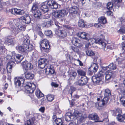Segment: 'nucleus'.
I'll use <instances>...</instances> for the list:
<instances>
[{
    "label": "nucleus",
    "mask_w": 125,
    "mask_h": 125,
    "mask_svg": "<svg viewBox=\"0 0 125 125\" xmlns=\"http://www.w3.org/2000/svg\"><path fill=\"white\" fill-rule=\"evenodd\" d=\"M25 79L23 78H16L14 79V84L16 86H23L26 90V91H27L28 93H32L36 88L35 85L33 83H32L29 82H28L25 85H24L23 83Z\"/></svg>",
    "instance_id": "1"
},
{
    "label": "nucleus",
    "mask_w": 125,
    "mask_h": 125,
    "mask_svg": "<svg viewBox=\"0 0 125 125\" xmlns=\"http://www.w3.org/2000/svg\"><path fill=\"white\" fill-rule=\"evenodd\" d=\"M24 37L22 41V44L21 46H17L16 50L19 52L23 54H27L29 52L33 50L34 47L33 45L30 43L29 39Z\"/></svg>",
    "instance_id": "2"
},
{
    "label": "nucleus",
    "mask_w": 125,
    "mask_h": 125,
    "mask_svg": "<svg viewBox=\"0 0 125 125\" xmlns=\"http://www.w3.org/2000/svg\"><path fill=\"white\" fill-rule=\"evenodd\" d=\"M52 60V56L49 55H47L46 58H41L38 61V66L41 69L45 67L47 68L49 61Z\"/></svg>",
    "instance_id": "3"
},
{
    "label": "nucleus",
    "mask_w": 125,
    "mask_h": 125,
    "mask_svg": "<svg viewBox=\"0 0 125 125\" xmlns=\"http://www.w3.org/2000/svg\"><path fill=\"white\" fill-rule=\"evenodd\" d=\"M8 24L9 25V29L15 35L19 33V30L24 31L26 29V26L25 25L19 26L18 28H16L14 26L12 22H9Z\"/></svg>",
    "instance_id": "4"
},
{
    "label": "nucleus",
    "mask_w": 125,
    "mask_h": 125,
    "mask_svg": "<svg viewBox=\"0 0 125 125\" xmlns=\"http://www.w3.org/2000/svg\"><path fill=\"white\" fill-rule=\"evenodd\" d=\"M94 42L96 43L99 44L101 47L105 51H109V50H112L113 49V46L112 45H107L106 47V44L105 43L102 41L100 39H98L95 40Z\"/></svg>",
    "instance_id": "5"
},
{
    "label": "nucleus",
    "mask_w": 125,
    "mask_h": 125,
    "mask_svg": "<svg viewBox=\"0 0 125 125\" xmlns=\"http://www.w3.org/2000/svg\"><path fill=\"white\" fill-rule=\"evenodd\" d=\"M68 11L65 9L56 10L52 13V15L57 18H61L66 16L68 13Z\"/></svg>",
    "instance_id": "6"
},
{
    "label": "nucleus",
    "mask_w": 125,
    "mask_h": 125,
    "mask_svg": "<svg viewBox=\"0 0 125 125\" xmlns=\"http://www.w3.org/2000/svg\"><path fill=\"white\" fill-rule=\"evenodd\" d=\"M122 0H112V2H108L106 5L107 8L109 10H111L113 9V7L118 8L119 6L116 4L118 3L121 2Z\"/></svg>",
    "instance_id": "7"
},
{
    "label": "nucleus",
    "mask_w": 125,
    "mask_h": 125,
    "mask_svg": "<svg viewBox=\"0 0 125 125\" xmlns=\"http://www.w3.org/2000/svg\"><path fill=\"white\" fill-rule=\"evenodd\" d=\"M21 65L25 72H26L28 70H31L33 68V65L27 61L23 62L21 63Z\"/></svg>",
    "instance_id": "8"
},
{
    "label": "nucleus",
    "mask_w": 125,
    "mask_h": 125,
    "mask_svg": "<svg viewBox=\"0 0 125 125\" xmlns=\"http://www.w3.org/2000/svg\"><path fill=\"white\" fill-rule=\"evenodd\" d=\"M88 78L85 76L81 77L79 80L78 82H76L74 84L78 85L81 86H83L86 85L88 82Z\"/></svg>",
    "instance_id": "9"
},
{
    "label": "nucleus",
    "mask_w": 125,
    "mask_h": 125,
    "mask_svg": "<svg viewBox=\"0 0 125 125\" xmlns=\"http://www.w3.org/2000/svg\"><path fill=\"white\" fill-rule=\"evenodd\" d=\"M79 9L77 7L74 6L70 8L69 10V15L71 18H73L77 14L78 11Z\"/></svg>",
    "instance_id": "10"
},
{
    "label": "nucleus",
    "mask_w": 125,
    "mask_h": 125,
    "mask_svg": "<svg viewBox=\"0 0 125 125\" xmlns=\"http://www.w3.org/2000/svg\"><path fill=\"white\" fill-rule=\"evenodd\" d=\"M89 35L87 33L84 32H79L77 34V36L79 38L91 41L93 40L92 39L90 38Z\"/></svg>",
    "instance_id": "11"
},
{
    "label": "nucleus",
    "mask_w": 125,
    "mask_h": 125,
    "mask_svg": "<svg viewBox=\"0 0 125 125\" xmlns=\"http://www.w3.org/2000/svg\"><path fill=\"white\" fill-rule=\"evenodd\" d=\"M9 11L11 13L14 15H21L25 13L24 11L17 8H12L10 9Z\"/></svg>",
    "instance_id": "12"
},
{
    "label": "nucleus",
    "mask_w": 125,
    "mask_h": 125,
    "mask_svg": "<svg viewBox=\"0 0 125 125\" xmlns=\"http://www.w3.org/2000/svg\"><path fill=\"white\" fill-rule=\"evenodd\" d=\"M45 73L51 75L55 73V71L53 66L50 64H48L47 68H45Z\"/></svg>",
    "instance_id": "13"
},
{
    "label": "nucleus",
    "mask_w": 125,
    "mask_h": 125,
    "mask_svg": "<svg viewBox=\"0 0 125 125\" xmlns=\"http://www.w3.org/2000/svg\"><path fill=\"white\" fill-rule=\"evenodd\" d=\"M52 119L54 125H64L61 119L59 118H57L56 115H53Z\"/></svg>",
    "instance_id": "14"
},
{
    "label": "nucleus",
    "mask_w": 125,
    "mask_h": 125,
    "mask_svg": "<svg viewBox=\"0 0 125 125\" xmlns=\"http://www.w3.org/2000/svg\"><path fill=\"white\" fill-rule=\"evenodd\" d=\"M20 19L22 20L26 24H29L31 23V19L30 17L28 15H24L20 18Z\"/></svg>",
    "instance_id": "15"
},
{
    "label": "nucleus",
    "mask_w": 125,
    "mask_h": 125,
    "mask_svg": "<svg viewBox=\"0 0 125 125\" xmlns=\"http://www.w3.org/2000/svg\"><path fill=\"white\" fill-rule=\"evenodd\" d=\"M58 31L59 32V35L60 37L64 38L67 36V33L66 30L62 27H59L58 28Z\"/></svg>",
    "instance_id": "16"
},
{
    "label": "nucleus",
    "mask_w": 125,
    "mask_h": 125,
    "mask_svg": "<svg viewBox=\"0 0 125 125\" xmlns=\"http://www.w3.org/2000/svg\"><path fill=\"white\" fill-rule=\"evenodd\" d=\"M15 63L13 61H10L7 64L6 69L7 70V72L10 73L12 71V68L15 66Z\"/></svg>",
    "instance_id": "17"
},
{
    "label": "nucleus",
    "mask_w": 125,
    "mask_h": 125,
    "mask_svg": "<svg viewBox=\"0 0 125 125\" xmlns=\"http://www.w3.org/2000/svg\"><path fill=\"white\" fill-rule=\"evenodd\" d=\"M108 113L104 112L103 114L102 117L103 118V121H97L96 122H102L104 121V122H108L109 120L108 118Z\"/></svg>",
    "instance_id": "18"
},
{
    "label": "nucleus",
    "mask_w": 125,
    "mask_h": 125,
    "mask_svg": "<svg viewBox=\"0 0 125 125\" xmlns=\"http://www.w3.org/2000/svg\"><path fill=\"white\" fill-rule=\"evenodd\" d=\"M37 115V114H36L31 116L30 119L27 120L24 125H32L35 120V116Z\"/></svg>",
    "instance_id": "19"
},
{
    "label": "nucleus",
    "mask_w": 125,
    "mask_h": 125,
    "mask_svg": "<svg viewBox=\"0 0 125 125\" xmlns=\"http://www.w3.org/2000/svg\"><path fill=\"white\" fill-rule=\"evenodd\" d=\"M108 101L107 98H104L102 100L98 102V106L100 107H103L107 103Z\"/></svg>",
    "instance_id": "20"
},
{
    "label": "nucleus",
    "mask_w": 125,
    "mask_h": 125,
    "mask_svg": "<svg viewBox=\"0 0 125 125\" xmlns=\"http://www.w3.org/2000/svg\"><path fill=\"white\" fill-rule=\"evenodd\" d=\"M91 79L95 84L98 85L102 83L103 80L96 77L94 76H92Z\"/></svg>",
    "instance_id": "21"
},
{
    "label": "nucleus",
    "mask_w": 125,
    "mask_h": 125,
    "mask_svg": "<svg viewBox=\"0 0 125 125\" xmlns=\"http://www.w3.org/2000/svg\"><path fill=\"white\" fill-rule=\"evenodd\" d=\"M26 72L25 73V76L26 79L29 80H31L33 79L34 75L33 73L31 72Z\"/></svg>",
    "instance_id": "22"
},
{
    "label": "nucleus",
    "mask_w": 125,
    "mask_h": 125,
    "mask_svg": "<svg viewBox=\"0 0 125 125\" xmlns=\"http://www.w3.org/2000/svg\"><path fill=\"white\" fill-rule=\"evenodd\" d=\"M14 58L16 62L18 63L21 62L24 58V57L21 55L17 54L14 56Z\"/></svg>",
    "instance_id": "23"
},
{
    "label": "nucleus",
    "mask_w": 125,
    "mask_h": 125,
    "mask_svg": "<svg viewBox=\"0 0 125 125\" xmlns=\"http://www.w3.org/2000/svg\"><path fill=\"white\" fill-rule=\"evenodd\" d=\"M33 13V16L35 18L38 19H40L42 18V14L40 10L35 11Z\"/></svg>",
    "instance_id": "24"
},
{
    "label": "nucleus",
    "mask_w": 125,
    "mask_h": 125,
    "mask_svg": "<svg viewBox=\"0 0 125 125\" xmlns=\"http://www.w3.org/2000/svg\"><path fill=\"white\" fill-rule=\"evenodd\" d=\"M88 118L90 119L94 120H98L99 118L98 115L95 113L90 114Z\"/></svg>",
    "instance_id": "25"
},
{
    "label": "nucleus",
    "mask_w": 125,
    "mask_h": 125,
    "mask_svg": "<svg viewBox=\"0 0 125 125\" xmlns=\"http://www.w3.org/2000/svg\"><path fill=\"white\" fill-rule=\"evenodd\" d=\"M104 92V98H107L109 100L110 98V97L111 95V91L109 89L107 88L105 89Z\"/></svg>",
    "instance_id": "26"
},
{
    "label": "nucleus",
    "mask_w": 125,
    "mask_h": 125,
    "mask_svg": "<svg viewBox=\"0 0 125 125\" xmlns=\"http://www.w3.org/2000/svg\"><path fill=\"white\" fill-rule=\"evenodd\" d=\"M98 68V65L94 63L93 66L89 68V70L91 73H94L97 72Z\"/></svg>",
    "instance_id": "27"
},
{
    "label": "nucleus",
    "mask_w": 125,
    "mask_h": 125,
    "mask_svg": "<svg viewBox=\"0 0 125 125\" xmlns=\"http://www.w3.org/2000/svg\"><path fill=\"white\" fill-rule=\"evenodd\" d=\"M72 117H73L72 114L71 112H68L66 114L65 118L66 121H69L71 120Z\"/></svg>",
    "instance_id": "28"
},
{
    "label": "nucleus",
    "mask_w": 125,
    "mask_h": 125,
    "mask_svg": "<svg viewBox=\"0 0 125 125\" xmlns=\"http://www.w3.org/2000/svg\"><path fill=\"white\" fill-rule=\"evenodd\" d=\"M122 44L123 46L122 49L124 51L122 53L120 54V57L122 58V59L125 60V55L124 51L125 50V42H122Z\"/></svg>",
    "instance_id": "29"
},
{
    "label": "nucleus",
    "mask_w": 125,
    "mask_h": 125,
    "mask_svg": "<svg viewBox=\"0 0 125 125\" xmlns=\"http://www.w3.org/2000/svg\"><path fill=\"white\" fill-rule=\"evenodd\" d=\"M119 20L121 23L119 24L118 26L119 27H121L125 26V19L122 17H120L119 18Z\"/></svg>",
    "instance_id": "30"
},
{
    "label": "nucleus",
    "mask_w": 125,
    "mask_h": 125,
    "mask_svg": "<svg viewBox=\"0 0 125 125\" xmlns=\"http://www.w3.org/2000/svg\"><path fill=\"white\" fill-rule=\"evenodd\" d=\"M98 22L101 24H104L106 23L107 21L104 16H102L98 19Z\"/></svg>",
    "instance_id": "31"
},
{
    "label": "nucleus",
    "mask_w": 125,
    "mask_h": 125,
    "mask_svg": "<svg viewBox=\"0 0 125 125\" xmlns=\"http://www.w3.org/2000/svg\"><path fill=\"white\" fill-rule=\"evenodd\" d=\"M35 95L38 98L43 97L44 95L39 89L37 90L35 92Z\"/></svg>",
    "instance_id": "32"
},
{
    "label": "nucleus",
    "mask_w": 125,
    "mask_h": 125,
    "mask_svg": "<svg viewBox=\"0 0 125 125\" xmlns=\"http://www.w3.org/2000/svg\"><path fill=\"white\" fill-rule=\"evenodd\" d=\"M41 9L44 12H46L49 10V8L46 5L43 4L41 7Z\"/></svg>",
    "instance_id": "33"
},
{
    "label": "nucleus",
    "mask_w": 125,
    "mask_h": 125,
    "mask_svg": "<svg viewBox=\"0 0 125 125\" xmlns=\"http://www.w3.org/2000/svg\"><path fill=\"white\" fill-rule=\"evenodd\" d=\"M104 73H103L102 71H100L95 76H94L103 80L104 79Z\"/></svg>",
    "instance_id": "34"
},
{
    "label": "nucleus",
    "mask_w": 125,
    "mask_h": 125,
    "mask_svg": "<svg viewBox=\"0 0 125 125\" xmlns=\"http://www.w3.org/2000/svg\"><path fill=\"white\" fill-rule=\"evenodd\" d=\"M78 25L79 27L83 28L85 27L86 24L84 20L81 19L79 20Z\"/></svg>",
    "instance_id": "35"
},
{
    "label": "nucleus",
    "mask_w": 125,
    "mask_h": 125,
    "mask_svg": "<svg viewBox=\"0 0 125 125\" xmlns=\"http://www.w3.org/2000/svg\"><path fill=\"white\" fill-rule=\"evenodd\" d=\"M77 72L78 74L81 76V77L83 76H85V72L82 69H79L78 70Z\"/></svg>",
    "instance_id": "36"
},
{
    "label": "nucleus",
    "mask_w": 125,
    "mask_h": 125,
    "mask_svg": "<svg viewBox=\"0 0 125 125\" xmlns=\"http://www.w3.org/2000/svg\"><path fill=\"white\" fill-rule=\"evenodd\" d=\"M116 115V118L118 121L121 122H125V121L124 120V119H123V115H122L121 114H118Z\"/></svg>",
    "instance_id": "37"
},
{
    "label": "nucleus",
    "mask_w": 125,
    "mask_h": 125,
    "mask_svg": "<svg viewBox=\"0 0 125 125\" xmlns=\"http://www.w3.org/2000/svg\"><path fill=\"white\" fill-rule=\"evenodd\" d=\"M12 37H9L5 40V41L7 42L9 45L13 43V39Z\"/></svg>",
    "instance_id": "38"
},
{
    "label": "nucleus",
    "mask_w": 125,
    "mask_h": 125,
    "mask_svg": "<svg viewBox=\"0 0 125 125\" xmlns=\"http://www.w3.org/2000/svg\"><path fill=\"white\" fill-rule=\"evenodd\" d=\"M119 88L121 89H123L125 87V79H123L122 82L120 83L118 85Z\"/></svg>",
    "instance_id": "39"
},
{
    "label": "nucleus",
    "mask_w": 125,
    "mask_h": 125,
    "mask_svg": "<svg viewBox=\"0 0 125 125\" xmlns=\"http://www.w3.org/2000/svg\"><path fill=\"white\" fill-rule=\"evenodd\" d=\"M70 50L75 53H78L79 52V50L78 48L72 46H70Z\"/></svg>",
    "instance_id": "40"
},
{
    "label": "nucleus",
    "mask_w": 125,
    "mask_h": 125,
    "mask_svg": "<svg viewBox=\"0 0 125 125\" xmlns=\"http://www.w3.org/2000/svg\"><path fill=\"white\" fill-rule=\"evenodd\" d=\"M122 113V110L120 108L117 109L116 111L114 112L113 115L114 116H116L117 114H120Z\"/></svg>",
    "instance_id": "41"
},
{
    "label": "nucleus",
    "mask_w": 125,
    "mask_h": 125,
    "mask_svg": "<svg viewBox=\"0 0 125 125\" xmlns=\"http://www.w3.org/2000/svg\"><path fill=\"white\" fill-rule=\"evenodd\" d=\"M85 51L86 54L88 56H93L94 55V53L91 50H87Z\"/></svg>",
    "instance_id": "42"
},
{
    "label": "nucleus",
    "mask_w": 125,
    "mask_h": 125,
    "mask_svg": "<svg viewBox=\"0 0 125 125\" xmlns=\"http://www.w3.org/2000/svg\"><path fill=\"white\" fill-rule=\"evenodd\" d=\"M108 66L109 68L111 70H114L116 69V65L113 63H110Z\"/></svg>",
    "instance_id": "43"
},
{
    "label": "nucleus",
    "mask_w": 125,
    "mask_h": 125,
    "mask_svg": "<svg viewBox=\"0 0 125 125\" xmlns=\"http://www.w3.org/2000/svg\"><path fill=\"white\" fill-rule=\"evenodd\" d=\"M48 100L50 102L52 101L54 99V96L53 95L48 94L46 96Z\"/></svg>",
    "instance_id": "44"
},
{
    "label": "nucleus",
    "mask_w": 125,
    "mask_h": 125,
    "mask_svg": "<svg viewBox=\"0 0 125 125\" xmlns=\"http://www.w3.org/2000/svg\"><path fill=\"white\" fill-rule=\"evenodd\" d=\"M38 8V4L36 3H35L33 4L31 10V11H35Z\"/></svg>",
    "instance_id": "45"
},
{
    "label": "nucleus",
    "mask_w": 125,
    "mask_h": 125,
    "mask_svg": "<svg viewBox=\"0 0 125 125\" xmlns=\"http://www.w3.org/2000/svg\"><path fill=\"white\" fill-rule=\"evenodd\" d=\"M124 60L122 59V58L118 57L116 59L115 62L116 63L120 64H121L122 62Z\"/></svg>",
    "instance_id": "46"
},
{
    "label": "nucleus",
    "mask_w": 125,
    "mask_h": 125,
    "mask_svg": "<svg viewBox=\"0 0 125 125\" xmlns=\"http://www.w3.org/2000/svg\"><path fill=\"white\" fill-rule=\"evenodd\" d=\"M48 42H49L47 39H43L41 41L40 46L42 47H43L44 44L48 43Z\"/></svg>",
    "instance_id": "47"
},
{
    "label": "nucleus",
    "mask_w": 125,
    "mask_h": 125,
    "mask_svg": "<svg viewBox=\"0 0 125 125\" xmlns=\"http://www.w3.org/2000/svg\"><path fill=\"white\" fill-rule=\"evenodd\" d=\"M120 101L122 104L124 106L125 105V97L121 96H120Z\"/></svg>",
    "instance_id": "48"
},
{
    "label": "nucleus",
    "mask_w": 125,
    "mask_h": 125,
    "mask_svg": "<svg viewBox=\"0 0 125 125\" xmlns=\"http://www.w3.org/2000/svg\"><path fill=\"white\" fill-rule=\"evenodd\" d=\"M45 34L47 36H51L53 35L52 31L51 30H47L45 31Z\"/></svg>",
    "instance_id": "49"
},
{
    "label": "nucleus",
    "mask_w": 125,
    "mask_h": 125,
    "mask_svg": "<svg viewBox=\"0 0 125 125\" xmlns=\"http://www.w3.org/2000/svg\"><path fill=\"white\" fill-rule=\"evenodd\" d=\"M43 24L45 28H48L50 27L51 26V21H48L44 22Z\"/></svg>",
    "instance_id": "50"
},
{
    "label": "nucleus",
    "mask_w": 125,
    "mask_h": 125,
    "mask_svg": "<svg viewBox=\"0 0 125 125\" xmlns=\"http://www.w3.org/2000/svg\"><path fill=\"white\" fill-rule=\"evenodd\" d=\"M50 48V46L49 44V42H48V43L44 44L43 47H42V48L43 49V50L44 51H45V50H46L49 49Z\"/></svg>",
    "instance_id": "51"
},
{
    "label": "nucleus",
    "mask_w": 125,
    "mask_h": 125,
    "mask_svg": "<svg viewBox=\"0 0 125 125\" xmlns=\"http://www.w3.org/2000/svg\"><path fill=\"white\" fill-rule=\"evenodd\" d=\"M77 75V73H76L75 72H72L70 74V77L71 78L72 80L74 79Z\"/></svg>",
    "instance_id": "52"
},
{
    "label": "nucleus",
    "mask_w": 125,
    "mask_h": 125,
    "mask_svg": "<svg viewBox=\"0 0 125 125\" xmlns=\"http://www.w3.org/2000/svg\"><path fill=\"white\" fill-rule=\"evenodd\" d=\"M74 45L79 48H81L82 46V44L80 43V41L79 39L77 40V42Z\"/></svg>",
    "instance_id": "53"
},
{
    "label": "nucleus",
    "mask_w": 125,
    "mask_h": 125,
    "mask_svg": "<svg viewBox=\"0 0 125 125\" xmlns=\"http://www.w3.org/2000/svg\"><path fill=\"white\" fill-rule=\"evenodd\" d=\"M79 39L76 38L74 37H73L71 39V41L72 43L74 45L75 44V43L77 42V40Z\"/></svg>",
    "instance_id": "54"
},
{
    "label": "nucleus",
    "mask_w": 125,
    "mask_h": 125,
    "mask_svg": "<svg viewBox=\"0 0 125 125\" xmlns=\"http://www.w3.org/2000/svg\"><path fill=\"white\" fill-rule=\"evenodd\" d=\"M118 32L121 34H123L125 33V27H123L120 29Z\"/></svg>",
    "instance_id": "55"
},
{
    "label": "nucleus",
    "mask_w": 125,
    "mask_h": 125,
    "mask_svg": "<svg viewBox=\"0 0 125 125\" xmlns=\"http://www.w3.org/2000/svg\"><path fill=\"white\" fill-rule=\"evenodd\" d=\"M55 1L53 0H49L47 2L48 5L51 8V7L53 6Z\"/></svg>",
    "instance_id": "56"
},
{
    "label": "nucleus",
    "mask_w": 125,
    "mask_h": 125,
    "mask_svg": "<svg viewBox=\"0 0 125 125\" xmlns=\"http://www.w3.org/2000/svg\"><path fill=\"white\" fill-rule=\"evenodd\" d=\"M102 5V3L100 2H98L95 4V7L96 8L99 9Z\"/></svg>",
    "instance_id": "57"
},
{
    "label": "nucleus",
    "mask_w": 125,
    "mask_h": 125,
    "mask_svg": "<svg viewBox=\"0 0 125 125\" xmlns=\"http://www.w3.org/2000/svg\"><path fill=\"white\" fill-rule=\"evenodd\" d=\"M32 55L33 57L37 58L38 57V53L36 51H35L32 52Z\"/></svg>",
    "instance_id": "58"
},
{
    "label": "nucleus",
    "mask_w": 125,
    "mask_h": 125,
    "mask_svg": "<svg viewBox=\"0 0 125 125\" xmlns=\"http://www.w3.org/2000/svg\"><path fill=\"white\" fill-rule=\"evenodd\" d=\"M76 88L73 86H71L70 88V91H71V92L70 93V94L71 95L72 97V96L73 93L75 90Z\"/></svg>",
    "instance_id": "59"
},
{
    "label": "nucleus",
    "mask_w": 125,
    "mask_h": 125,
    "mask_svg": "<svg viewBox=\"0 0 125 125\" xmlns=\"http://www.w3.org/2000/svg\"><path fill=\"white\" fill-rule=\"evenodd\" d=\"M106 73L107 74V75H108L110 76L111 77L112 76L113 74V72L110 71H107L106 72Z\"/></svg>",
    "instance_id": "60"
},
{
    "label": "nucleus",
    "mask_w": 125,
    "mask_h": 125,
    "mask_svg": "<svg viewBox=\"0 0 125 125\" xmlns=\"http://www.w3.org/2000/svg\"><path fill=\"white\" fill-rule=\"evenodd\" d=\"M58 6L57 5V3L55 2V1L53 6L51 7V8L52 9H56L58 8Z\"/></svg>",
    "instance_id": "61"
},
{
    "label": "nucleus",
    "mask_w": 125,
    "mask_h": 125,
    "mask_svg": "<svg viewBox=\"0 0 125 125\" xmlns=\"http://www.w3.org/2000/svg\"><path fill=\"white\" fill-rule=\"evenodd\" d=\"M90 1V0H80V2L83 5L86 2L89 3Z\"/></svg>",
    "instance_id": "62"
},
{
    "label": "nucleus",
    "mask_w": 125,
    "mask_h": 125,
    "mask_svg": "<svg viewBox=\"0 0 125 125\" xmlns=\"http://www.w3.org/2000/svg\"><path fill=\"white\" fill-rule=\"evenodd\" d=\"M94 26L96 28L101 29L102 27V26L101 24L99 23H95L94 24Z\"/></svg>",
    "instance_id": "63"
},
{
    "label": "nucleus",
    "mask_w": 125,
    "mask_h": 125,
    "mask_svg": "<svg viewBox=\"0 0 125 125\" xmlns=\"http://www.w3.org/2000/svg\"><path fill=\"white\" fill-rule=\"evenodd\" d=\"M50 17V15L48 14H46L43 15V19H47L49 18Z\"/></svg>",
    "instance_id": "64"
}]
</instances>
